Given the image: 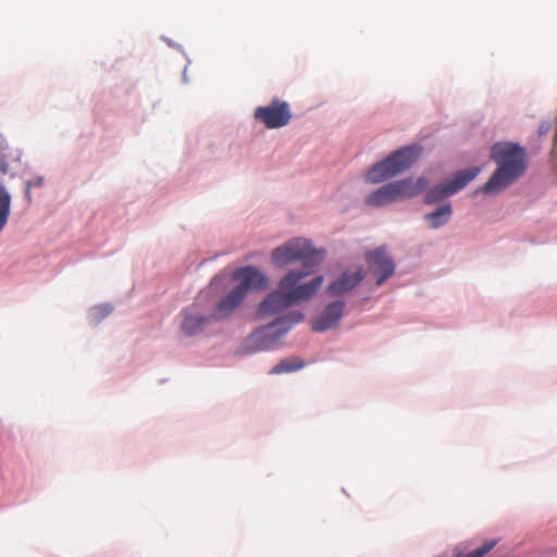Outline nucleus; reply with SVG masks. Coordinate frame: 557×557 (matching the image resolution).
<instances>
[{
  "label": "nucleus",
  "instance_id": "obj_1",
  "mask_svg": "<svg viewBox=\"0 0 557 557\" xmlns=\"http://www.w3.org/2000/svg\"><path fill=\"white\" fill-rule=\"evenodd\" d=\"M233 287L222 299L216 298L223 290L224 277L215 275L210 284L200 290L195 301L185 308L181 315V332L185 336H196L215 321L228 318L244 301L249 290L267 288L268 280L264 274L251 265L242 267L233 271Z\"/></svg>",
  "mask_w": 557,
  "mask_h": 557
},
{
  "label": "nucleus",
  "instance_id": "obj_2",
  "mask_svg": "<svg viewBox=\"0 0 557 557\" xmlns=\"http://www.w3.org/2000/svg\"><path fill=\"white\" fill-rule=\"evenodd\" d=\"M272 262L278 268L301 261L302 270L289 271L280 282L278 289L269 294L259 306V314L269 317L300 302L308 301L321 288L323 276L318 275L310 282H299L310 275L314 268L325 258L323 249H315L311 243L302 238H293L272 252Z\"/></svg>",
  "mask_w": 557,
  "mask_h": 557
},
{
  "label": "nucleus",
  "instance_id": "obj_3",
  "mask_svg": "<svg viewBox=\"0 0 557 557\" xmlns=\"http://www.w3.org/2000/svg\"><path fill=\"white\" fill-rule=\"evenodd\" d=\"M491 159L498 168L483 187L484 193H498L519 178L525 171L524 151L517 144H495Z\"/></svg>",
  "mask_w": 557,
  "mask_h": 557
},
{
  "label": "nucleus",
  "instance_id": "obj_4",
  "mask_svg": "<svg viewBox=\"0 0 557 557\" xmlns=\"http://www.w3.org/2000/svg\"><path fill=\"white\" fill-rule=\"evenodd\" d=\"M304 319L305 315L300 311L289 312L251 333L244 342L243 349L245 352L273 349L278 345L281 338Z\"/></svg>",
  "mask_w": 557,
  "mask_h": 557
},
{
  "label": "nucleus",
  "instance_id": "obj_5",
  "mask_svg": "<svg viewBox=\"0 0 557 557\" xmlns=\"http://www.w3.org/2000/svg\"><path fill=\"white\" fill-rule=\"evenodd\" d=\"M420 153L421 147L418 145L404 147L374 164L368 171L366 181L377 184L389 180L410 168L418 160Z\"/></svg>",
  "mask_w": 557,
  "mask_h": 557
},
{
  "label": "nucleus",
  "instance_id": "obj_6",
  "mask_svg": "<svg viewBox=\"0 0 557 557\" xmlns=\"http://www.w3.org/2000/svg\"><path fill=\"white\" fill-rule=\"evenodd\" d=\"M479 173V168H471L458 172L450 182L437 185L430 189L424 197V201L426 203H434L448 196L456 194L461 188H463L468 183L474 180Z\"/></svg>",
  "mask_w": 557,
  "mask_h": 557
},
{
  "label": "nucleus",
  "instance_id": "obj_7",
  "mask_svg": "<svg viewBox=\"0 0 557 557\" xmlns=\"http://www.w3.org/2000/svg\"><path fill=\"white\" fill-rule=\"evenodd\" d=\"M255 119L268 128H280L287 125L292 119L289 104L285 101L273 100L268 106L258 107Z\"/></svg>",
  "mask_w": 557,
  "mask_h": 557
},
{
  "label": "nucleus",
  "instance_id": "obj_8",
  "mask_svg": "<svg viewBox=\"0 0 557 557\" xmlns=\"http://www.w3.org/2000/svg\"><path fill=\"white\" fill-rule=\"evenodd\" d=\"M364 259L370 269L377 276L376 285L380 286L395 273V262L384 247L367 251Z\"/></svg>",
  "mask_w": 557,
  "mask_h": 557
},
{
  "label": "nucleus",
  "instance_id": "obj_9",
  "mask_svg": "<svg viewBox=\"0 0 557 557\" xmlns=\"http://www.w3.org/2000/svg\"><path fill=\"white\" fill-rule=\"evenodd\" d=\"M364 277L366 272L362 268H358L354 272L345 271L329 285L326 292L332 297L347 294L357 287Z\"/></svg>",
  "mask_w": 557,
  "mask_h": 557
},
{
  "label": "nucleus",
  "instance_id": "obj_10",
  "mask_svg": "<svg viewBox=\"0 0 557 557\" xmlns=\"http://www.w3.org/2000/svg\"><path fill=\"white\" fill-rule=\"evenodd\" d=\"M345 302L336 300L329 304L323 312L312 321L311 327L314 332H325L337 325L344 314Z\"/></svg>",
  "mask_w": 557,
  "mask_h": 557
},
{
  "label": "nucleus",
  "instance_id": "obj_11",
  "mask_svg": "<svg viewBox=\"0 0 557 557\" xmlns=\"http://www.w3.org/2000/svg\"><path fill=\"white\" fill-rule=\"evenodd\" d=\"M398 200L411 198L420 195L428 186V181L424 177L419 178H405L393 182Z\"/></svg>",
  "mask_w": 557,
  "mask_h": 557
},
{
  "label": "nucleus",
  "instance_id": "obj_12",
  "mask_svg": "<svg viewBox=\"0 0 557 557\" xmlns=\"http://www.w3.org/2000/svg\"><path fill=\"white\" fill-rule=\"evenodd\" d=\"M397 200L394 184L389 183L371 193L367 197L366 202L373 207H383Z\"/></svg>",
  "mask_w": 557,
  "mask_h": 557
},
{
  "label": "nucleus",
  "instance_id": "obj_13",
  "mask_svg": "<svg viewBox=\"0 0 557 557\" xmlns=\"http://www.w3.org/2000/svg\"><path fill=\"white\" fill-rule=\"evenodd\" d=\"M305 361L296 356H292L281 360L277 364H275L270 371V375H280L283 373H290L298 371L305 367Z\"/></svg>",
  "mask_w": 557,
  "mask_h": 557
},
{
  "label": "nucleus",
  "instance_id": "obj_14",
  "mask_svg": "<svg viewBox=\"0 0 557 557\" xmlns=\"http://www.w3.org/2000/svg\"><path fill=\"white\" fill-rule=\"evenodd\" d=\"M451 215V206L449 202L440 206L435 211L425 214V220L430 222L432 228H438L446 224Z\"/></svg>",
  "mask_w": 557,
  "mask_h": 557
},
{
  "label": "nucleus",
  "instance_id": "obj_15",
  "mask_svg": "<svg viewBox=\"0 0 557 557\" xmlns=\"http://www.w3.org/2000/svg\"><path fill=\"white\" fill-rule=\"evenodd\" d=\"M11 212V195L2 180H0V233L8 224Z\"/></svg>",
  "mask_w": 557,
  "mask_h": 557
},
{
  "label": "nucleus",
  "instance_id": "obj_16",
  "mask_svg": "<svg viewBox=\"0 0 557 557\" xmlns=\"http://www.w3.org/2000/svg\"><path fill=\"white\" fill-rule=\"evenodd\" d=\"M496 544H497L496 540L485 541L482 546L471 550L463 557H483L488 552H491L495 547Z\"/></svg>",
  "mask_w": 557,
  "mask_h": 557
},
{
  "label": "nucleus",
  "instance_id": "obj_17",
  "mask_svg": "<svg viewBox=\"0 0 557 557\" xmlns=\"http://www.w3.org/2000/svg\"><path fill=\"white\" fill-rule=\"evenodd\" d=\"M7 150H8V146L4 141V139L0 138V173L1 174H7L8 170H9V164L7 161V159H8Z\"/></svg>",
  "mask_w": 557,
  "mask_h": 557
},
{
  "label": "nucleus",
  "instance_id": "obj_18",
  "mask_svg": "<svg viewBox=\"0 0 557 557\" xmlns=\"http://www.w3.org/2000/svg\"><path fill=\"white\" fill-rule=\"evenodd\" d=\"M44 185V178L42 177H37L35 181H32V182H27L26 183V188H25V197L28 201L32 200V197H30V189L33 187H40Z\"/></svg>",
  "mask_w": 557,
  "mask_h": 557
}]
</instances>
